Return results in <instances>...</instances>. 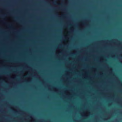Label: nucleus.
Masks as SVG:
<instances>
[{
  "mask_svg": "<svg viewBox=\"0 0 122 122\" xmlns=\"http://www.w3.org/2000/svg\"><path fill=\"white\" fill-rule=\"evenodd\" d=\"M53 3L54 4H56L58 5H61V4H58V3H56V2H53Z\"/></svg>",
  "mask_w": 122,
  "mask_h": 122,
  "instance_id": "1",
  "label": "nucleus"
},
{
  "mask_svg": "<svg viewBox=\"0 0 122 122\" xmlns=\"http://www.w3.org/2000/svg\"><path fill=\"white\" fill-rule=\"evenodd\" d=\"M117 40H111V41H117Z\"/></svg>",
  "mask_w": 122,
  "mask_h": 122,
  "instance_id": "2",
  "label": "nucleus"
},
{
  "mask_svg": "<svg viewBox=\"0 0 122 122\" xmlns=\"http://www.w3.org/2000/svg\"><path fill=\"white\" fill-rule=\"evenodd\" d=\"M65 38H66V40L67 39V37H66V36H65Z\"/></svg>",
  "mask_w": 122,
  "mask_h": 122,
  "instance_id": "3",
  "label": "nucleus"
},
{
  "mask_svg": "<svg viewBox=\"0 0 122 122\" xmlns=\"http://www.w3.org/2000/svg\"><path fill=\"white\" fill-rule=\"evenodd\" d=\"M26 77V76H24V77Z\"/></svg>",
  "mask_w": 122,
  "mask_h": 122,
  "instance_id": "4",
  "label": "nucleus"
}]
</instances>
